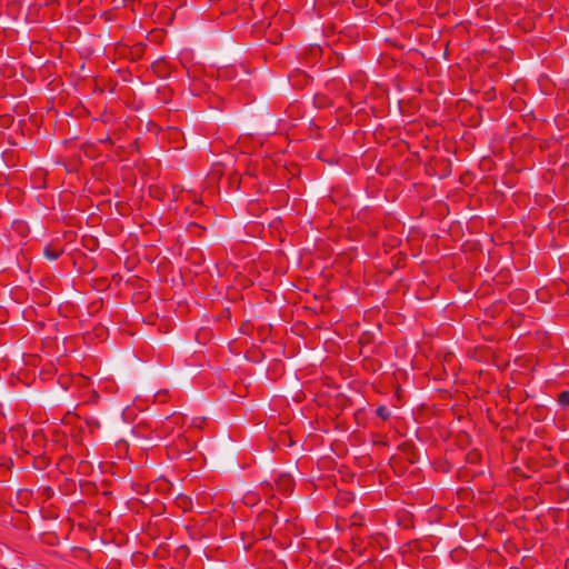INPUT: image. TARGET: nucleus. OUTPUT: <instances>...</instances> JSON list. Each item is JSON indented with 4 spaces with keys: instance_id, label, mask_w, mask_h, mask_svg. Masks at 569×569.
<instances>
[{
    "instance_id": "obj_1",
    "label": "nucleus",
    "mask_w": 569,
    "mask_h": 569,
    "mask_svg": "<svg viewBox=\"0 0 569 569\" xmlns=\"http://www.w3.org/2000/svg\"><path fill=\"white\" fill-rule=\"evenodd\" d=\"M62 250L59 249V248H56L53 246H50V247H47L44 249V256L49 259V260H56L59 258V256L61 254Z\"/></svg>"
},
{
    "instance_id": "obj_3",
    "label": "nucleus",
    "mask_w": 569,
    "mask_h": 569,
    "mask_svg": "<svg viewBox=\"0 0 569 569\" xmlns=\"http://www.w3.org/2000/svg\"><path fill=\"white\" fill-rule=\"evenodd\" d=\"M377 415L383 419H387L389 417V412L386 407H379L377 409Z\"/></svg>"
},
{
    "instance_id": "obj_4",
    "label": "nucleus",
    "mask_w": 569,
    "mask_h": 569,
    "mask_svg": "<svg viewBox=\"0 0 569 569\" xmlns=\"http://www.w3.org/2000/svg\"><path fill=\"white\" fill-rule=\"evenodd\" d=\"M17 228H18L21 232H23V231L27 229V226H26L23 222H18V223H17Z\"/></svg>"
},
{
    "instance_id": "obj_2",
    "label": "nucleus",
    "mask_w": 569,
    "mask_h": 569,
    "mask_svg": "<svg viewBox=\"0 0 569 569\" xmlns=\"http://www.w3.org/2000/svg\"><path fill=\"white\" fill-rule=\"evenodd\" d=\"M559 403L562 406H569V391H562L559 395Z\"/></svg>"
}]
</instances>
